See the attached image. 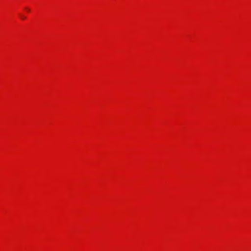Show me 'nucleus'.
Here are the masks:
<instances>
[{"label":"nucleus","mask_w":251,"mask_h":251,"mask_svg":"<svg viewBox=\"0 0 251 251\" xmlns=\"http://www.w3.org/2000/svg\"><path fill=\"white\" fill-rule=\"evenodd\" d=\"M22 18L23 19H25V16H22Z\"/></svg>","instance_id":"1"}]
</instances>
